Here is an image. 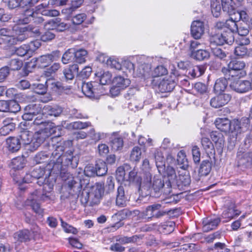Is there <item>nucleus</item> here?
Segmentation results:
<instances>
[{
  "instance_id": "de8ad7c7",
  "label": "nucleus",
  "mask_w": 252,
  "mask_h": 252,
  "mask_svg": "<svg viewBox=\"0 0 252 252\" xmlns=\"http://www.w3.org/2000/svg\"><path fill=\"white\" fill-rule=\"evenodd\" d=\"M236 22L232 18H230L225 21V28L228 30V32H232L233 34L236 31H238V25Z\"/></svg>"
},
{
  "instance_id": "4c0bfd02",
  "label": "nucleus",
  "mask_w": 252,
  "mask_h": 252,
  "mask_svg": "<svg viewBox=\"0 0 252 252\" xmlns=\"http://www.w3.org/2000/svg\"><path fill=\"white\" fill-rule=\"evenodd\" d=\"M204 131L205 130L204 129H201L200 133L202 136L205 135ZM201 143L203 148L204 150L206 151V152H210L214 148V146L212 142L208 138L202 136L201 140Z\"/></svg>"
},
{
  "instance_id": "774afa93",
  "label": "nucleus",
  "mask_w": 252,
  "mask_h": 252,
  "mask_svg": "<svg viewBox=\"0 0 252 252\" xmlns=\"http://www.w3.org/2000/svg\"><path fill=\"white\" fill-rule=\"evenodd\" d=\"M84 174L88 177H94L96 176L95 166L87 165L84 169Z\"/></svg>"
},
{
  "instance_id": "1a4fd4ad",
  "label": "nucleus",
  "mask_w": 252,
  "mask_h": 252,
  "mask_svg": "<svg viewBox=\"0 0 252 252\" xmlns=\"http://www.w3.org/2000/svg\"><path fill=\"white\" fill-rule=\"evenodd\" d=\"M245 63L243 61L233 60L228 64L229 75L232 77L240 78L246 75V71L244 70Z\"/></svg>"
},
{
  "instance_id": "aec40b11",
  "label": "nucleus",
  "mask_w": 252,
  "mask_h": 252,
  "mask_svg": "<svg viewBox=\"0 0 252 252\" xmlns=\"http://www.w3.org/2000/svg\"><path fill=\"white\" fill-rule=\"evenodd\" d=\"M63 112L62 107L55 105H45L42 109V114L51 116L58 117Z\"/></svg>"
},
{
  "instance_id": "f704fd0d",
  "label": "nucleus",
  "mask_w": 252,
  "mask_h": 252,
  "mask_svg": "<svg viewBox=\"0 0 252 252\" xmlns=\"http://www.w3.org/2000/svg\"><path fill=\"white\" fill-rule=\"evenodd\" d=\"M49 164L50 165H53L51 171L56 174L59 173L63 170V166L64 165L63 163V159L61 158H53Z\"/></svg>"
},
{
  "instance_id": "58836bf2",
  "label": "nucleus",
  "mask_w": 252,
  "mask_h": 252,
  "mask_svg": "<svg viewBox=\"0 0 252 252\" xmlns=\"http://www.w3.org/2000/svg\"><path fill=\"white\" fill-rule=\"evenodd\" d=\"M20 135L19 136L23 144L28 145L30 143L32 138L33 137L32 132L28 130L27 128H21Z\"/></svg>"
},
{
  "instance_id": "bb28decb",
  "label": "nucleus",
  "mask_w": 252,
  "mask_h": 252,
  "mask_svg": "<svg viewBox=\"0 0 252 252\" xmlns=\"http://www.w3.org/2000/svg\"><path fill=\"white\" fill-rule=\"evenodd\" d=\"M175 85L174 80L163 79L159 83L158 87L162 92H171L174 88Z\"/></svg>"
},
{
  "instance_id": "cd10ccee",
  "label": "nucleus",
  "mask_w": 252,
  "mask_h": 252,
  "mask_svg": "<svg viewBox=\"0 0 252 252\" xmlns=\"http://www.w3.org/2000/svg\"><path fill=\"white\" fill-rule=\"evenodd\" d=\"M228 85L227 80L223 77L220 78L216 80L214 86V91L215 93H220L224 92Z\"/></svg>"
},
{
  "instance_id": "ea45409f",
  "label": "nucleus",
  "mask_w": 252,
  "mask_h": 252,
  "mask_svg": "<svg viewBox=\"0 0 252 252\" xmlns=\"http://www.w3.org/2000/svg\"><path fill=\"white\" fill-rule=\"evenodd\" d=\"M191 180L189 175H180L179 178L176 180L175 183L179 188H183L184 187H188L190 184Z\"/></svg>"
},
{
  "instance_id": "a211bd4d",
  "label": "nucleus",
  "mask_w": 252,
  "mask_h": 252,
  "mask_svg": "<svg viewBox=\"0 0 252 252\" xmlns=\"http://www.w3.org/2000/svg\"><path fill=\"white\" fill-rule=\"evenodd\" d=\"M216 127L220 131L226 133L230 130L231 121L227 118H217L215 122Z\"/></svg>"
},
{
  "instance_id": "8fccbe9b",
  "label": "nucleus",
  "mask_w": 252,
  "mask_h": 252,
  "mask_svg": "<svg viewBox=\"0 0 252 252\" xmlns=\"http://www.w3.org/2000/svg\"><path fill=\"white\" fill-rule=\"evenodd\" d=\"M74 158L71 151H67L61 157V159H63V163L64 166L72 164V161Z\"/></svg>"
},
{
  "instance_id": "393cba45",
  "label": "nucleus",
  "mask_w": 252,
  "mask_h": 252,
  "mask_svg": "<svg viewBox=\"0 0 252 252\" xmlns=\"http://www.w3.org/2000/svg\"><path fill=\"white\" fill-rule=\"evenodd\" d=\"M6 144L8 150L13 153L20 149L21 143L18 137H9L6 140Z\"/></svg>"
},
{
  "instance_id": "9d476101",
  "label": "nucleus",
  "mask_w": 252,
  "mask_h": 252,
  "mask_svg": "<svg viewBox=\"0 0 252 252\" xmlns=\"http://www.w3.org/2000/svg\"><path fill=\"white\" fill-rule=\"evenodd\" d=\"M166 183L162 178L158 176H155L152 182L151 193L155 197H159L162 194L167 195L170 193H166L165 191Z\"/></svg>"
},
{
  "instance_id": "a878e982",
  "label": "nucleus",
  "mask_w": 252,
  "mask_h": 252,
  "mask_svg": "<svg viewBox=\"0 0 252 252\" xmlns=\"http://www.w3.org/2000/svg\"><path fill=\"white\" fill-rule=\"evenodd\" d=\"M126 201L124 188L123 186H119L117 189L116 204L118 206L124 207L126 205Z\"/></svg>"
},
{
  "instance_id": "49530a36",
  "label": "nucleus",
  "mask_w": 252,
  "mask_h": 252,
  "mask_svg": "<svg viewBox=\"0 0 252 252\" xmlns=\"http://www.w3.org/2000/svg\"><path fill=\"white\" fill-rule=\"evenodd\" d=\"M75 53V48L68 49L63 55L62 58V61L63 64H67L69 63L72 59H73Z\"/></svg>"
},
{
  "instance_id": "ddd939ff",
  "label": "nucleus",
  "mask_w": 252,
  "mask_h": 252,
  "mask_svg": "<svg viewBox=\"0 0 252 252\" xmlns=\"http://www.w3.org/2000/svg\"><path fill=\"white\" fill-rule=\"evenodd\" d=\"M230 88L235 92L239 93H244L252 89L250 82L245 80H235L231 83Z\"/></svg>"
},
{
  "instance_id": "9b49d317",
  "label": "nucleus",
  "mask_w": 252,
  "mask_h": 252,
  "mask_svg": "<svg viewBox=\"0 0 252 252\" xmlns=\"http://www.w3.org/2000/svg\"><path fill=\"white\" fill-rule=\"evenodd\" d=\"M164 177H166L168 181L166 182V188L165 191L166 193H171V184L175 183L177 180V175L175 169L170 166H168L166 168H165ZM162 174V173L161 174Z\"/></svg>"
},
{
  "instance_id": "7ed1b4c3",
  "label": "nucleus",
  "mask_w": 252,
  "mask_h": 252,
  "mask_svg": "<svg viewBox=\"0 0 252 252\" xmlns=\"http://www.w3.org/2000/svg\"><path fill=\"white\" fill-rule=\"evenodd\" d=\"M161 205L160 204H154L148 206L143 212V217L145 219L152 220L153 218L158 219L164 216L166 214L170 215L172 212L176 210H169L168 212L160 211Z\"/></svg>"
},
{
  "instance_id": "bf43d9fd",
  "label": "nucleus",
  "mask_w": 252,
  "mask_h": 252,
  "mask_svg": "<svg viewBox=\"0 0 252 252\" xmlns=\"http://www.w3.org/2000/svg\"><path fill=\"white\" fill-rule=\"evenodd\" d=\"M23 159L21 158H13L11 161L12 168L15 170H19L24 167Z\"/></svg>"
},
{
  "instance_id": "39448f33",
  "label": "nucleus",
  "mask_w": 252,
  "mask_h": 252,
  "mask_svg": "<svg viewBox=\"0 0 252 252\" xmlns=\"http://www.w3.org/2000/svg\"><path fill=\"white\" fill-rule=\"evenodd\" d=\"M32 232L28 229H25L19 230L13 235V238L16 243H26L30 241L33 238L35 234L38 233L39 228L36 224H33L31 228Z\"/></svg>"
},
{
  "instance_id": "e2e57ef3",
  "label": "nucleus",
  "mask_w": 252,
  "mask_h": 252,
  "mask_svg": "<svg viewBox=\"0 0 252 252\" xmlns=\"http://www.w3.org/2000/svg\"><path fill=\"white\" fill-rule=\"evenodd\" d=\"M210 137L212 140L215 143H219L221 144L223 141V135L218 131H212L210 133Z\"/></svg>"
},
{
  "instance_id": "69168bd1",
  "label": "nucleus",
  "mask_w": 252,
  "mask_h": 252,
  "mask_svg": "<svg viewBox=\"0 0 252 252\" xmlns=\"http://www.w3.org/2000/svg\"><path fill=\"white\" fill-rule=\"evenodd\" d=\"M35 87L34 88V91L35 93L39 94H44L47 92V88L48 86L42 84H34Z\"/></svg>"
},
{
  "instance_id": "f3484780",
  "label": "nucleus",
  "mask_w": 252,
  "mask_h": 252,
  "mask_svg": "<svg viewBox=\"0 0 252 252\" xmlns=\"http://www.w3.org/2000/svg\"><path fill=\"white\" fill-rule=\"evenodd\" d=\"M155 158L157 167L160 174L165 171L164 158L162 153L158 149L155 150Z\"/></svg>"
},
{
  "instance_id": "c03bdc74",
  "label": "nucleus",
  "mask_w": 252,
  "mask_h": 252,
  "mask_svg": "<svg viewBox=\"0 0 252 252\" xmlns=\"http://www.w3.org/2000/svg\"><path fill=\"white\" fill-rule=\"evenodd\" d=\"M132 215V212L127 209H123L120 211L112 216V219L114 220H124L127 217H130Z\"/></svg>"
},
{
  "instance_id": "864d4df0",
  "label": "nucleus",
  "mask_w": 252,
  "mask_h": 252,
  "mask_svg": "<svg viewBox=\"0 0 252 252\" xmlns=\"http://www.w3.org/2000/svg\"><path fill=\"white\" fill-rule=\"evenodd\" d=\"M37 171H40L39 174L41 175L43 174V172L39 169H34L31 173V174H26V175L23 178L22 182L25 183H29L32 182L35 180L34 177H37L38 175L36 174Z\"/></svg>"
},
{
  "instance_id": "4be33fe9",
  "label": "nucleus",
  "mask_w": 252,
  "mask_h": 252,
  "mask_svg": "<svg viewBox=\"0 0 252 252\" xmlns=\"http://www.w3.org/2000/svg\"><path fill=\"white\" fill-rule=\"evenodd\" d=\"M110 144L114 151L121 150L124 146L123 139L121 136L114 133L111 137Z\"/></svg>"
},
{
  "instance_id": "37998d69",
  "label": "nucleus",
  "mask_w": 252,
  "mask_h": 252,
  "mask_svg": "<svg viewBox=\"0 0 252 252\" xmlns=\"http://www.w3.org/2000/svg\"><path fill=\"white\" fill-rule=\"evenodd\" d=\"M142 156V150L138 146L134 147L130 154V159L132 161L138 162Z\"/></svg>"
},
{
  "instance_id": "7c9ffc66",
  "label": "nucleus",
  "mask_w": 252,
  "mask_h": 252,
  "mask_svg": "<svg viewBox=\"0 0 252 252\" xmlns=\"http://www.w3.org/2000/svg\"><path fill=\"white\" fill-rule=\"evenodd\" d=\"M87 51L83 49L76 50L75 49V53L73 59L74 62L78 63H83L86 62V58L87 56Z\"/></svg>"
},
{
  "instance_id": "603ef678",
  "label": "nucleus",
  "mask_w": 252,
  "mask_h": 252,
  "mask_svg": "<svg viewBox=\"0 0 252 252\" xmlns=\"http://www.w3.org/2000/svg\"><path fill=\"white\" fill-rule=\"evenodd\" d=\"M205 72V68L202 65H196L193 67L189 72V74L193 77H198L201 76Z\"/></svg>"
},
{
  "instance_id": "c756f323",
  "label": "nucleus",
  "mask_w": 252,
  "mask_h": 252,
  "mask_svg": "<svg viewBox=\"0 0 252 252\" xmlns=\"http://www.w3.org/2000/svg\"><path fill=\"white\" fill-rule=\"evenodd\" d=\"M91 126L92 124L90 122H82L80 121H77L69 124L67 123L64 126L68 129L72 130L84 129Z\"/></svg>"
},
{
  "instance_id": "20e7f679",
  "label": "nucleus",
  "mask_w": 252,
  "mask_h": 252,
  "mask_svg": "<svg viewBox=\"0 0 252 252\" xmlns=\"http://www.w3.org/2000/svg\"><path fill=\"white\" fill-rule=\"evenodd\" d=\"M234 41V36L231 32H224L221 33H218L211 35L209 41L211 45H222L226 43L232 44Z\"/></svg>"
},
{
  "instance_id": "f257e3e1",
  "label": "nucleus",
  "mask_w": 252,
  "mask_h": 252,
  "mask_svg": "<svg viewBox=\"0 0 252 252\" xmlns=\"http://www.w3.org/2000/svg\"><path fill=\"white\" fill-rule=\"evenodd\" d=\"M104 193L103 185L101 183H96L89 190L84 189L80 196V201L84 206H93L98 205Z\"/></svg>"
},
{
  "instance_id": "dca6fc26",
  "label": "nucleus",
  "mask_w": 252,
  "mask_h": 252,
  "mask_svg": "<svg viewBox=\"0 0 252 252\" xmlns=\"http://www.w3.org/2000/svg\"><path fill=\"white\" fill-rule=\"evenodd\" d=\"M220 222V219L217 217H209L203 220V230L208 232L215 229Z\"/></svg>"
},
{
  "instance_id": "72a5a7b5",
  "label": "nucleus",
  "mask_w": 252,
  "mask_h": 252,
  "mask_svg": "<svg viewBox=\"0 0 252 252\" xmlns=\"http://www.w3.org/2000/svg\"><path fill=\"white\" fill-rule=\"evenodd\" d=\"M240 214V211L235 209L234 207H232L224 210L222 214V217L226 219L224 221H228L234 217L238 216Z\"/></svg>"
},
{
  "instance_id": "f8f14e48",
  "label": "nucleus",
  "mask_w": 252,
  "mask_h": 252,
  "mask_svg": "<svg viewBox=\"0 0 252 252\" xmlns=\"http://www.w3.org/2000/svg\"><path fill=\"white\" fill-rule=\"evenodd\" d=\"M231 96L228 94H220L212 98L210 101V105L215 108H219L226 104L231 99Z\"/></svg>"
},
{
  "instance_id": "3c124183",
  "label": "nucleus",
  "mask_w": 252,
  "mask_h": 252,
  "mask_svg": "<svg viewBox=\"0 0 252 252\" xmlns=\"http://www.w3.org/2000/svg\"><path fill=\"white\" fill-rule=\"evenodd\" d=\"M168 73L167 69L163 65H159L156 67L152 73V77H158L165 75Z\"/></svg>"
},
{
  "instance_id": "2f4dec72",
  "label": "nucleus",
  "mask_w": 252,
  "mask_h": 252,
  "mask_svg": "<svg viewBox=\"0 0 252 252\" xmlns=\"http://www.w3.org/2000/svg\"><path fill=\"white\" fill-rule=\"evenodd\" d=\"M96 76V81H99L101 85H108L111 82L112 75L108 71L97 72Z\"/></svg>"
},
{
  "instance_id": "a19ab883",
  "label": "nucleus",
  "mask_w": 252,
  "mask_h": 252,
  "mask_svg": "<svg viewBox=\"0 0 252 252\" xmlns=\"http://www.w3.org/2000/svg\"><path fill=\"white\" fill-rule=\"evenodd\" d=\"M9 120L5 121V125L0 128V135L5 136L8 135L11 131H13L15 128V124L14 123H7Z\"/></svg>"
},
{
  "instance_id": "09e8293b",
  "label": "nucleus",
  "mask_w": 252,
  "mask_h": 252,
  "mask_svg": "<svg viewBox=\"0 0 252 252\" xmlns=\"http://www.w3.org/2000/svg\"><path fill=\"white\" fill-rule=\"evenodd\" d=\"M46 83L48 87H50L53 91L55 92L64 89L63 84L60 82H53L52 80L49 79L46 82Z\"/></svg>"
},
{
  "instance_id": "c9c22d12",
  "label": "nucleus",
  "mask_w": 252,
  "mask_h": 252,
  "mask_svg": "<svg viewBox=\"0 0 252 252\" xmlns=\"http://www.w3.org/2000/svg\"><path fill=\"white\" fill-rule=\"evenodd\" d=\"M95 172L97 176H102L106 174L107 168L106 163L101 160H97L95 164Z\"/></svg>"
},
{
  "instance_id": "a18cd8bd",
  "label": "nucleus",
  "mask_w": 252,
  "mask_h": 252,
  "mask_svg": "<svg viewBox=\"0 0 252 252\" xmlns=\"http://www.w3.org/2000/svg\"><path fill=\"white\" fill-rule=\"evenodd\" d=\"M239 163L245 166H249L252 164V153L248 152L244 153L239 158Z\"/></svg>"
},
{
  "instance_id": "79ce46f5",
  "label": "nucleus",
  "mask_w": 252,
  "mask_h": 252,
  "mask_svg": "<svg viewBox=\"0 0 252 252\" xmlns=\"http://www.w3.org/2000/svg\"><path fill=\"white\" fill-rule=\"evenodd\" d=\"M130 83V81L128 79H125L122 76L116 77L113 80L115 85L122 89H124L127 87Z\"/></svg>"
},
{
  "instance_id": "4d7b16f0",
  "label": "nucleus",
  "mask_w": 252,
  "mask_h": 252,
  "mask_svg": "<svg viewBox=\"0 0 252 252\" xmlns=\"http://www.w3.org/2000/svg\"><path fill=\"white\" fill-rule=\"evenodd\" d=\"M8 65L11 70H18L22 66L23 62L18 59H14L10 60Z\"/></svg>"
},
{
  "instance_id": "680f3d73",
  "label": "nucleus",
  "mask_w": 252,
  "mask_h": 252,
  "mask_svg": "<svg viewBox=\"0 0 252 252\" xmlns=\"http://www.w3.org/2000/svg\"><path fill=\"white\" fill-rule=\"evenodd\" d=\"M92 71L90 66H86L78 74V77L82 79H87L90 76Z\"/></svg>"
},
{
  "instance_id": "473e14b6",
  "label": "nucleus",
  "mask_w": 252,
  "mask_h": 252,
  "mask_svg": "<svg viewBox=\"0 0 252 252\" xmlns=\"http://www.w3.org/2000/svg\"><path fill=\"white\" fill-rule=\"evenodd\" d=\"M212 169V162L210 160H205L202 161L199 169V174L200 176L208 175Z\"/></svg>"
},
{
  "instance_id": "b1692460",
  "label": "nucleus",
  "mask_w": 252,
  "mask_h": 252,
  "mask_svg": "<svg viewBox=\"0 0 252 252\" xmlns=\"http://www.w3.org/2000/svg\"><path fill=\"white\" fill-rule=\"evenodd\" d=\"M31 50H32V49H31L30 50V48L29 47L28 44H24L16 49L15 48L12 49L11 50V54H16L20 57L26 56L30 57L32 54Z\"/></svg>"
},
{
  "instance_id": "13d9d810",
  "label": "nucleus",
  "mask_w": 252,
  "mask_h": 252,
  "mask_svg": "<svg viewBox=\"0 0 252 252\" xmlns=\"http://www.w3.org/2000/svg\"><path fill=\"white\" fill-rule=\"evenodd\" d=\"M8 112L17 113L20 110L21 107L18 103L14 100L8 101Z\"/></svg>"
},
{
  "instance_id": "c85d7f7f",
  "label": "nucleus",
  "mask_w": 252,
  "mask_h": 252,
  "mask_svg": "<svg viewBox=\"0 0 252 252\" xmlns=\"http://www.w3.org/2000/svg\"><path fill=\"white\" fill-rule=\"evenodd\" d=\"M210 53L206 50L197 49L196 51H192L190 57L198 61H203L209 58Z\"/></svg>"
},
{
  "instance_id": "052dcab7",
  "label": "nucleus",
  "mask_w": 252,
  "mask_h": 252,
  "mask_svg": "<svg viewBox=\"0 0 252 252\" xmlns=\"http://www.w3.org/2000/svg\"><path fill=\"white\" fill-rule=\"evenodd\" d=\"M61 221V224L62 226L64 229V231H65L67 233H71L74 234H76L78 232L77 229L69 225L66 222L63 221L62 219H60Z\"/></svg>"
},
{
  "instance_id": "6e6d98bb",
  "label": "nucleus",
  "mask_w": 252,
  "mask_h": 252,
  "mask_svg": "<svg viewBox=\"0 0 252 252\" xmlns=\"http://www.w3.org/2000/svg\"><path fill=\"white\" fill-rule=\"evenodd\" d=\"M211 10L214 17L216 18L219 17L221 10V7L220 2L217 1H213L211 3Z\"/></svg>"
},
{
  "instance_id": "5fc2aeb1",
  "label": "nucleus",
  "mask_w": 252,
  "mask_h": 252,
  "mask_svg": "<svg viewBox=\"0 0 252 252\" xmlns=\"http://www.w3.org/2000/svg\"><path fill=\"white\" fill-rule=\"evenodd\" d=\"M53 148L55 149L52 154L53 158H61L63 155L64 147L61 145H53Z\"/></svg>"
},
{
  "instance_id": "e433bc0d",
  "label": "nucleus",
  "mask_w": 252,
  "mask_h": 252,
  "mask_svg": "<svg viewBox=\"0 0 252 252\" xmlns=\"http://www.w3.org/2000/svg\"><path fill=\"white\" fill-rule=\"evenodd\" d=\"M24 110L26 112H29L35 117L40 114L42 109L39 104H30L25 107Z\"/></svg>"
},
{
  "instance_id": "4468645a",
  "label": "nucleus",
  "mask_w": 252,
  "mask_h": 252,
  "mask_svg": "<svg viewBox=\"0 0 252 252\" xmlns=\"http://www.w3.org/2000/svg\"><path fill=\"white\" fill-rule=\"evenodd\" d=\"M191 34L196 39H200L204 33V24L200 20L194 21L191 25Z\"/></svg>"
},
{
  "instance_id": "423d86ee",
  "label": "nucleus",
  "mask_w": 252,
  "mask_h": 252,
  "mask_svg": "<svg viewBox=\"0 0 252 252\" xmlns=\"http://www.w3.org/2000/svg\"><path fill=\"white\" fill-rule=\"evenodd\" d=\"M59 51H53L50 54H47L39 56L38 58H34L35 65L38 67H46L50 65L54 61H58L60 58Z\"/></svg>"
},
{
  "instance_id": "f03ea898",
  "label": "nucleus",
  "mask_w": 252,
  "mask_h": 252,
  "mask_svg": "<svg viewBox=\"0 0 252 252\" xmlns=\"http://www.w3.org/2000/svg\"><path fill=\"white\" fill-rule=\"evenodd\" d=\"M12 33L13 32L10 29H0V45L6 50L23 41L28 37V35L25 33L20 34L16 37L12 35Z\"/></svg>"
},
{
  "instance_id": "412c9836",
  "label": "nucleus",
  "mask_w": 252,
  "mask_h": 252,
  "mask_svg": "<svg viewBox=\"0 0 252 252\" xmlns=\"http://www.w3.org/2000/svg\"><path fill=\"white\" fill-rule=\"evenodd\" d=\"M97 82L83 83L82 85V91L87 97L94 98V88L96 87Z\"/></svg>"
},
{
  "instance_id": "2eb2a0df",
  "label": "nucleus",
  "mask_w": 252,
  "mask_h": 252,
  "mask_svg": "<svg viewBox=\"0 0 252 252\" xmlns=\"http://www.w3.org/2000/svg\"><path fill=\"white\" fill-rule=\"evenodd\" d=\"M48 25H51L52 30H56L59 32H63L69 28L70 25L64 22H63L60 18H55L49 21L45 25V27Z\"/></svg>"
},
{
  "instance_id": "5701e85b",
  "label": "nucleus",
  "mask_w": 252,
  "mask_h": 252,
  "mask_svg": "<svg viewBox=\"0 0 252 252\" xmlns=\"http://www.w3.org/2000/svg\"><path fill=\"white\" fill-rule=\"evenodd\" d=\"M223 11L231 15L235 13L236 4L234 0H221Z\"/></svg>"
},
{
  "instance_id": "0e129e2a",
  "label": "nucleus",
  "mask_w": 252,
  "mask_h": 252,
  "mask_svg": "<svg viewBox=\"0 0 252 252\" xmlns=\"http://www.w3.org/2000/svg\"><path fill=\"white\" fill-rule=\"evenodd\" d=\"M49 158V155L45 152L38 153L34 158V160L37 163H41L45 162Z\"/></svg>"
},
{
  "instance_id": "6e6552de",
  "label": "nucleus",
  "mask_w": 252,
  "mask_h": 252,
  "mask_svg": "<svg viewBox=\"0 0 252 252\" xmlns=\"http://www.w3.org/2000/svg\"><path fill=\"white\" fill-rule=\"evenodd\" d=\"M59 127L56 126L53 123H47L45 127H40L39 130L34 133L33 136L34 138L42 143L46 138L54 134L57 129H59Z\"/></svg>"
},
{
  "instance_id": "0eeeda50",
  "label": "nucleus",
  "mask_w": 252,
  "mask_h": 252,
  "mask_svg": "<svg viewBox=\"0 0 252 252\" xmlns=\"http://www.w3.org/2000/svg\"><path fill=\"white\" fill-rule=\"evenodd\" d=\"M250 123V119L248 118H243L241 121L237 119H233L231 121L229 132L231 133L233 136L236 137L239 133L243 132L249 128Z\"/></svg>"
},
{
  "instance_id": "338daca9",
  "label": "nucleus",
  "mask_w": 252,
  "mask_h": 252,
  "mask_svg": "<svg viewBox=\"0 0 252 252\" xmlns=\"http://www.w3.org/2000/svg\"><path fill=\"white\" fill-rule=\"evenodd\" d=\"M192 155L194 162L195 163H199L200 160V152L197 146H194L192 148Z\"/></svg>"
},
{
  "instance_id": "6ab92c4d",
  "label": "nucleus",
  "mask_w": 252,
  "mask_h": 252,
  "mask_svg": "<svg viewBox=\"0 0 252 252\" xmlns=\"http://www.w3.org/2000/svg\"><path fill=\"white\" fill-rule=\"evenodd\" d=\"M37 193V190L32 192L31 194V196L28 199V201L31 203L30 205L35 213L42 215L43 212V209L41 208L40 205L36 203V201L38 200Z\"/></svg>"
}]
</instances>
